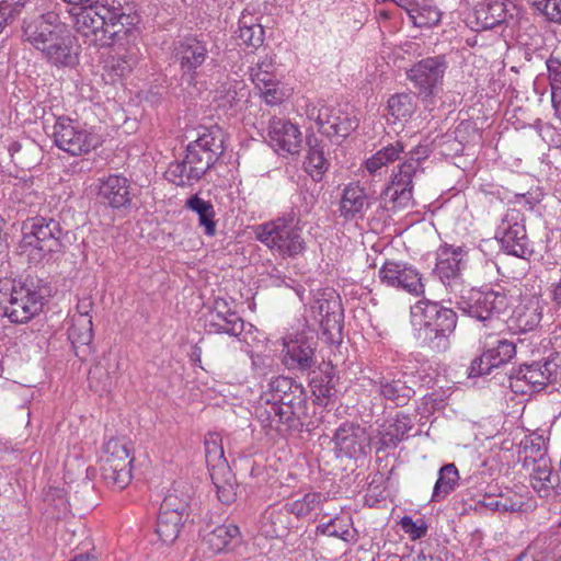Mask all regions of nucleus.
<instances>
[{
    "instance_id": "nucleus-3",
    "label": "nucleus",
    "mask_w": 561,
    "mask_h": 561,
    "mask_svg": "<svg viewBox=\"0 0 561 561\" xmlns=\"http://www.w3.org/2000/svg\"><path fill=\"white\" fill-rule=\"evenodd\" d=\"M254 234L257 241L284 259H296L307 250L302 229L294 222L291 216L278 217L259 225Z\"/></svg>"
},
{
    "instance_id": "nucleus-34",
    "label": "nucleus",
    "mask_w": 561,
    "mask_h": 561,
    "mask_svg": "<svg viewBox=\"0 0 561 561\" xmlns=\"http://www.w3.org/2000/svg\"><path fill=\"white\" fill-rule=\"evenodd\" d=\"M236 33L240 44L251 47H259L263 44L264 28L252 13L242 12Z\"/></svg>"
},
{
    "instance_id": "nucleus-48",
    "label": "nucleus",
    "mask_w": 561,
    "mask_h": 561,
    "mask_svg": "<svg viewBox=\"0 0 561 561\" xmlns=\"http://www.w3.org/2000/svg\"><path fill=\"white\" fill-rule=\"evenodd\" d=\"M388 112L396 121H408L415 111L414 98L409 93H399L388 100Z\"/></svg>"
},
{
    "instance_id": "nucleus-61",
    "label": "nucleus",
    "mask_w": 561,
    "mask_h": 561,
    "mask_svg": "<svg viewBox=\"0 0 561 561\" xmlns=\"http://www.w3.org/2000/svg\"><path fill=\"white\" fill-rule=\"evenodd\" d=\"M136 65V59L131 56H122L116 59L113 58L111 68L119 77L129 73Z\"/></svg>"
},
{
    "instance_id": "nucleus-32",
    "label": "nucleus",
    "mask_w": 561,
    "mask_h": 561,
    "mask_svg": "<svg viewBox=\"0 0 561 561\" xmlns=\"http://www.w3.org/2000/svg\"><path fill=\"white\" fill-rule=\"evenodd\" d=\"M240 539L239 527L234 524H222L204 535V542L215 553L229 548Z\"/></svg>"
},
{
    "instance_id": "nucleus-63",
    "label": "nucleus",
    "mask_w": 561,
    "mask_h": 561,
    "mask_svg": "<svg viewBox=\"0 0 561 561\" xmlns=\"http://www.w3.org/2000/svg\"><path fill=\"white\" fill-rule=\"evenodd\" d=\"M549 22L561 25V0H550L546 9L539 12Z\"/></svg>"
},
{
    "instance_id": "nucleus-44",
    "label": "nucleus",
    "mask_w": 561,
    "mask_h": 561,
    "mask_svg": "<svg viewBox=\"0 0 561 561\" xmlns=\"http://www.w3.org/2000/svg\"><path fill=\"white\" fill-rule=\"evenodd\" d=\"M185 517L169 515L159 512L156 533L165 545L173 543L180 535Z\"/></svg>"
},
{
    "instance_id": "nucleus-19",
    "label": "nucleus",
    "mask_w": 561,
    "mask_h": 561,
    "mask_svg": "<svg viewBox=\"0 0 561 561\" xmlns=\"http://www.w3.org/2000/svg\"><path fill=\"white\" fill-rule=\"evenodd\" d=\"M336 449L347 457L365 455L369 448L366 428L353 422L341 424L333 436Z\"/></svg>"
},
{
    "instance_id": "nucleus-1",
    "label": "nucleus",
    "mask_w": 561,
    "mask_h": 561,
    "mask_svg": "<svg viewBox=\"0 0 561 561\" xmlns=\"http://www.w3.org/2000/svg\"><path fill=\"white\" fill-rule=\"evenodd\" d=\"M73 30L89 43L111 46L121 43L135 31L139 16L130 2L95 0L69 9Z\"/></svg>"
},
{
    "instance_id": "nucleus-50",
    "label": "nucleus",
    "mask_w": 561,
    "mask_h": 561,
    "mask_svg": "<svg viewBox=\"0 0 561 561\" xmlns=\"http://www.w3.org/2000/svg\"><path fill=\"white\" fill-rule=\"evenodd\" d=\"M118 370L117 358L103 357L96 365L90 369V378L99 380L103 389L112 386Z\"/></svg>"
},
{
    "instance_id": "nucleus-25",
    "label": "nucleus",
    "mask_w": 561,
    "mask_h": 561,
    "mask_svg": "<svg viewBox=\"0 0 561 561\" xmlns=\"http://www.w3.org/2000/svg\"><path fill=\"white\" fill-rule=\"evenodd\" d=\"M39 51L47 62L56 67H73L77 64L73 37L65 28Z\"/></svg>"
},
{
    "instance_id": "nucleus-9",
    "label": "nucleus",
    "mask_w": 561,
    "mask_h": 561,
    "mask_svg": "<svg viewBox=\"0 0 561 561\" xmlns=\"http://www.w3.org/2000/svg\"><path fill=\"white\" fill-rule=\"evenodd\" d=\"M457 307L471 318L492 324L495 317L508 306V299L504 291L470 288L454 298Z\"/></svg>"
},
{
    "instance_id": "nucleus-28",
    "label": "nucleus",
    "mask_w": 561,
    "mask_h": 561,
    "mask_svg": "<svg viewBox=\"0 0 561 561\" xmlns=\"http://www.w3.org/2000/svg\"><path fill=\"white\" fill-rule=\"evenodd\" d=\"M510 7L515 8L510 0H483L474 10L477 30H490L506 22L510 14Z\"/></svg>"
},
{
    "instance_id": "nucleus-8",
    "label": "nucleus",
    "mask_w": 561,
    "mask_h": 561,
    "mask_svg": "<svg viewBox=\"0 0 561 561\" xmlns=\"http://www.w3.org/2000/svg\"><path fill=\"white\" fill-rule=\"evenodd\" d=\"M305 113L309 121L317 124L322 135L336 141L345 139L359 125L356 115L344 111L340 105H328L322 101L307 103Z\"/></svg>"
},
{
    "instance_id": "nucleus-40",
    "label": "nucleus",
    "mask_w": 561,
    "mask_h": 561,
    "mask_svg": "<svg viewBox=\"0 0 561 561\" xmlns=\"http://www.w3.org/2000/svg\"><path fill=\"white\" fill-rule=\"evenodd\" d=\"M188 502L190 494L180 490L179 486H173L164 496L159 512L187 518Z\"/></svg>"
},
{
    "instance_id": "nucleus-22",
    "label": "nucleus",
    "mask_w": 561,
    "mask_h": 561,
    "mask_svg": "<svg viewBox=\"0 0 561 561\" xmlns=\"http://www.w3.org/2000/svg\"><path fill=\"white\" fill-rule=\"evenodd\" d=\"M268 139L276 151L290 154L297 153L302 142L299 128L291 122L278 117L270 121Z\"/></svg>"
},
{
    "instance_id": "nucleus-13",
    "label": "nucleus",
    "mask_w": 561,
    "mask_h": 561,
    "mask_svg": "<svg viewBox=\"0 0 561 561\" xmlns=\"http://www.w3.org/2000/svg\"><path fill=\"white\" fill-rule=\"evenodd\" d=\"M446 69L445 56L438 55L424 58L414 64L407 71V77L419 96L431 99L439 92Z\"/></svg>"
},
{
    "instance_id": "nucleus-24",
    "label": "nucleus",
    "mask_w": 561,
    "mask_h": 561,
    "mask_svg": "<svg viewBox=\"0 0 561 561\" xmlns=\"http://www.w3.org/2000/svg\"><path fill=\"white\" fill-rule=\"evenodd\" d=\"M206 328L211 333H226L239 336L244 330V321L234 311L228 309L225 300L215 301L214 309L206 318Z\"/></svg>"
},
{
    "instance_id": "nucleus-7",
    "label": "nucleus",
    "mask_w": 561,
    "mask_h": 561,
    "mask_svg": "<svg viewBox=\"0 0 561 561\" xmlns=\"http://www.w3.org/2000/svg\"><path fill=\"white\" fill-rule=\"evenodd\" d=\"M133 461L131 447L127 439H108L101 459V477L105 484L116 490L125 489L133 478Z\"/></svg>"
},
{
    "instance_id": "nucleus-15",
    "label": "nucleus",
    "mask_w": 561,
    "mask_h": 561,
    "mask_svg": "<svg viewBox=\"0 0 561 561\" xmlns=\"http://www.w3.org/2000/svg\"><path fill=\"white\" fill-rule=\"evenodd\" d=\"M519 214L515 210L506 214L497 228V236L506 253L526 259L533 254L525 226L518 222Z\"/></svg>"
},
{
    "instance_id": "nucleus-42",
    "label": "nucleus",
    "mask_w": 561,
    "mask_h": 561,
    "mask_svg": "<svg viewBox=\"0 0 561 561\" xmlns=\"http://www.w3.org/2000/svg\"><path fill=\"white\" fill-rule=\"evenodd\" d=\"M324 497L319 492H309L304 494L300 499L290 500L285 503L286 511L295 515L297 518H305L311 515L312 512L320 508Z\"/></svg>"
},
{
    "instance_id": "nucleus-51",
    "label": "nucleus",
    "mask_w": 561,
    "mask_h": 561,
    "mask_svg": "<svg viewBox=\"0 0 561 561\" xmlns=\"http://www.w3.org/2000/svg\"><path fill=\"white\" fill-rule=\"evenodd\" d=\"M289 512L286 511V505L284 504L282 507H271L264 514V520L266 524H270L272 536L282 537L289 527L288 520Z\"/></svg>"
},
{
    "instance_id": "nucleus-53",
    "label": "nucleus",
    "mask_w": 561,
    "mask_h": 561,
    "mask_svg": "<svg viewBox=\"0 0 561 561\" xmlns=\"http://www.w3.org/2000/svg\"><path fill=\"white\" fill-rule=\"evenodd\" d=\"M427 148L419 146L408 153V158L399 165L398 170L403 173V176H415L421 171L420 165L423 160L427 158Z\"/></svg>"
},
{
    "instance_id": "nucleus-21",
    "label": "nucleus",
    "mask_w": 561,
    "mask_h": 561,
    "mask_svg": "<svg viewBox=\"0 0 561 561\" xmlns=\"http://www.w3.org/2000/svg\"><path fill=\"white\" fill-rule=\"evenodd\" d=\"M523 467L529 472L530 484L540 497L550 496L560 483L559 473L553 471L549 457L527 460Z\"/></svg>"
},
{
    "instance_id": "nucleus-26",
    "label": "nucleus",
    "mask_w": 561,
    "mask_h": 561,
    "mask_svg": "<svg viewBox=\"0 0 561 561\" xmlns=\"http://www.w3.org/2000/svg\"><path fill=\"white\" fill-rule=\"evenodd\" d=\"M284 362L288 368L308 369L314 364L313 343L308 337L298 333L284 339Z\"/></svg>"
},
{
    "instance_id": "nucleus-33",
    "label": "nucleus",
    "mask_w": 561,
    "mask_h": 561,
    "mask_svg": "<svg viewBox=\"0 0 561 561\" xmlns=\"http://www.w3.org/2000/svg\"><path fill=\"white\" fill-rule=\"evenodd\" d=\"M185 208L194 211L198 216V224L204 228L206 236L213 237L216 234V213L210 201H206L198 194H194L186 199Z\"/></svg>"
},
{
    "instance_id": "nucleus-37",
    "label": "nucleus",
    "mask_w": 561,
    "mask_h": 561,
    "mask_svg": "<svg viewBox=\"0 0 561 561\" xmlns=\"http://www.w3.org/2000/svg\"><path fill=\"white\" fill-rule=\"evenodd\" d=\"M93 337L92 318L84 312H77L71 318V325L68 329V339L73 346L89 345Z\"/></svg>"
},
{
    "instance_id": "nucleus-57",
    "label": "nucleus",
    "mask_w": 561,
    "mask_h": 561,
    "mask_svg": "<svg viewBox=\"0 0 561 561\" xmlns=\"http://www.w3.org/2000/svg\"><path fill=\"white\" fill-rule=\"evenodd\" d=\"M546 65L551 85V102H554L556 95L561 94V61L558 58L550 57Z\"/></svg>"
},
{
    "instance_id": "nucleus-38",
    "label": "nucleus",
    "mask_w": 561,
    "mask_h": 561,
    "mask_svg": "<svg viewBox=\"0 0 561 561\" xmlns=\"http://www.w3.org/2000/svg\"><path fill=\"white\" fill-rule=\"evenodd\" d=\"M165 178L176 186H190L198 182L203 175L192 164L186 163V156L181 161L171 162L165 171Z\"/></svg>"
},
{
    "instance_id": "nucleus-47",
    "label": "nucleus",
    "mask_w": 561,
    "mask_h": 561,
    "mask_svg": "<svg viewBox=\"0 0 561 561\" xmlns=\"http://www.w3.org/2000/svg\"><path fill=\"white\" fill-rule=\"evenodd\" d=\"M12 161L14 164L22 170H30L37 162L38 148L32 144L27 142L26 145L20 142H13L9 148Z\"/></svg>"
},
{
    "instance_id": "nucleus-46",
    "label": "nucleus",
    "mask_w": 561,
    "mask_h": 561,
    "mask_svg": "<svg viewBox=\"0 0 561 561\" xmlns=\"http://www.w3.org/2000/svg\"><path fill=\"white\" fill-rule=\"evenodd\" d=\"M440 11L426 0H419L409 18L416 27H432L439 23Z\"/></svg>"
},
{
    "instance_id": "nucleus-31",
    "label": "nucleus",
    "mask_w": 561,
    "mask_h": 561,
    "mask_svg": "<svg viewBox=\"0 0 561 561\" xmlns=\"http://www.w3.org/2000/svg\"><path fill=\"white\" fill-rule=\"evenodd\" d=\"M210 477L218 500L226 505L233 503L237 499L238 485L228 463L221 462L220 466H215L210 469Z\"/></svg>"
},
{
    "instance_id": "nucleus-62",
    "label": "nucleus",
    "mask_w": 561,
    "mask_h": 561,
    "mask_svg": "<svg viewBox=\"0 0 561 561\" xmlns=\"http://www.w3.org/2000/svg\"><path fill=\"white\" fill-rule=\"evenodd\" d=\"M251 77H252L253 83L255 84V87L259 91L267 89L268 87L277 83L274 75L270 73L266 70H262L261 68H259L257 70H254L252 72Z\"/></svg>"
},
{
    "instance_id": "nucleus-12",
    "label": "nucleus",
    "mask_w": 561,
    "mask_h": 561,
    "mask_svg": "<svg viewBox=\"0 0 561 561\" xmlns=\"http://www.w3.org/2000/svg\"><path fill=\"white\" fill-rule=\"evenodd\" d=\"M466 253L461 248L451 245H443L437 251L435 274L444 285L449 304L454 302V298L465 291L466 285L461 275V271L466 266Z\"/></svg>"
},
{
    "instance_id": "nucleus-56",
    "label": "nucleus",
    "mask_w": 561,
    "mask_h": 561,
    "mask_svg": "<svg viewBox=\"0 0 561 561\" xmlns=\"http://www.w3.org/2000/svg\"><path fill=\"white\" fill-rule=\"evenodd\" d=\"M524 461L536 460V458L542 456L548 457L546 449V442L542 437H529L524 442Z\"/></svg>"
},
{
    "instance_id": "nucleus-41",
    "label": "nucleus",
    "mask_w": 561,
    "mask_h": 561,
    "mask_svg": "<svg viewBox=\"0 0 561 561\" xmlns=\"http://www.w3.org/2000/svg\"><path fill=\"white\" fill-rule=\"evenodd\" d=\"M298 385V382L289 377L277 376L272 378L267 383L266 390L261 394V405L264 403L267 407L279 402L284 396H286L294 389V387H297Z\"/></svg>"
},
{
    "instance_id": "nucleus-43",
    "label": "nucleus",
    "mask_w": 561,
    "mask_h": 561,
    "mask_svg": "<svg viewBox=\"0 0 561 561\" xmlns=\"http://www.w3.org/2000/svg\"><path fill=\"white\" fill-rule=\"evenodd\" d=\"M459 473L454 463L443 466L438 472V479L434 485L432 499L439 501L445 499L458 485Z\"/></svg>"
},
{
    "instance_id": "nucleus-54",
    "label": "nucleus",
    "mask_w": 561,
    "mask_h": 561,
    "mask_svg": "<svg viewBox=\"0 0 561 561\" xmlns=\"http://www.w3.org/2000/svg\"><path fill=\"white\" fill-rule=\"evenodd\" d=\"M318 322L322 329V333L333 339L336 334L341 335L342 322H343V310L331 311L324 318H318Z\"/></svg>"
},
{
    "instance_id": "nucleus-18",
    "label": "nucleus",
    "mask_w": 561,
    "mask_h": 561,
    "mask_svg": "<svg viewBox=\"0 0 561 561\" xmlns=\"http://www.w3.org/2000/svg\"><path fill=\"white\" fill-rule=\"evenodd\" d=\"M256 414L264 426L285 433L301 426V419L307 414V408L298 411L295 407L289 408L274 403L265 408L260 405L256 409Z\"/></svg>"
},
{
    "instance_id": "nucleus-2",
    "label": "nucleus",
    "mask_w": 561,
    "mask_h": 561,
    "mask_svg": "<svg viewBox=\"0 0 561 561\" xmlns=\"http://www.w3.org/2000/svg\"><path fill=\"white\" fill-rule=\"evenodd\" d=\"M9 282L0 283V314L12 323H26L37 316L44 305L48 289L38 280L26 278L13 282L11 288L4 287Z\"/></svg>"
},
{
    "instance_id": "nucleus-4",
    "label": "nucleus",
    "mask_w": 561,
    "mask_h": 561,
    "mask_svg": "<svg viewBox=\"0 0 561 561\" xmlns=\"http://www.w3.org/2000/svg\"><path fill=\"white\" fill-rule=\"evenodd\" d=\"M415 324L420 325V335L434 348L445 347L446 337L455 330L457 314L453 309L427 299L420 300L412 309Z\"/></svg>"
},
{
    "instance_id": "nucleus-5",
    "label": "nucleus",
    "mask_w": 561,
    "mask_h": 561,
    "mask_svg": "<svg viewBox=\"0 0 561 561\" xmlns=\"http://www.w3.org/2000/svg\"><path fill=\"white\" fill-rule=\"evenodd\" d=\"M23 238L20 243L22 254L37 263L51 252L60 248L61 229L54 219L35 217L27 219L22 226Z\"/></svg>"
},
{
    "instance_id": "nucleus-27",
    "label": "nucleus",
    "mask_w": 561,
    "mask_h": 561,
    "mask_svg": "<svg viewBox=\"0 0 561 561\" xmlns=\"http://www.w3.org/2000/svg\"><path fill=\"white\" fill-rule=\"evenodd\" d=\"M208 57L207 44L195 37H187L175 46V59L180 64L184 75L194 78L195 70L201 67Z\"/></svg>"
},
{
    "instance_id": "nucleus-36",
    "label": "nucleus",
    "mask_w": 561,
    "mask_h": 561,
    "mask_svg": "<svg viewBox=\"0 0 561 561\" xmlns=\"http://www.w3.org/2000/svg\"><path fill=\"white\" fill-rule=\"evenodd\" d=\"M375 385L378 387V392L387 400L392 401L398 407L405 405L415 391L407 386V383L400 379L389 380L381 378L376 381Z\"/></svg>"
},
{
    "instance_id": "nucleus-17",
    "label": "nucleus",
    "mask_w": 561,
    "mask_h": 561,
    "mask_svg": "<svg viewBox=\"0 0 561 561\" xmlns=\"http://www.w3.org/2000/svg\"><path fill=\"white\" fill-rule=\"evenodd\" d=\"M58 13L48 11L39 15L24 19L23 37L37 50L45 47L48 42L64 30Z\"/></svg>"
},
{
    "instance_id": "nucleus-52",
    "label": "nucleus",
    "mask_w": 561,
    "mask_h": 561,
    "mask_svg": "<svg viewBox=\"0 0 561 561\" xmlns=\"http://www.w3.org/2000/svg\"><path fill=\"white\" fill-rule=\"evenodd\" d=\"M205 456L210 469L220 466L221 462L227 463L224 457V447L221 437L217 433H210L205 438Z\"/></svg>"
},
{
    "instance_id": "nucleus-58",
    "label": "nucleus",
    "mask_w": 561,
    "mask_h": 561,
    "mask_svg": "<svg viewBox=\"0 0 561 561\" xmlns=\"http://www.w3.org/2000/svg\"><path fill=\"white\" fill-rule=\"evenodd\" d=\"M400 525L403 531L413 540L423 538L427 533V526L423 519L413 520L410 516H403Z\"/></svg>"
},
{
    "instance_id": "nucleus-60",
    "label": "nucleus",
    "mask_w": 561,
    "mask_h": 561,
    "mask_svg": "<svg viewBox=\"0 0 561 561\" xmlns=\"http://www.w3.org/2000/svg\"><path fill=\"white\" fill-rule=\"evenodd\" d=\"M341 302L337 298H331V299H319L316 305L312 307L313 312L316 313V320L318 321V318H324L328 313L331 311H337V309H341Z\"/></svg>"
},
{
    "instance_id": "nucleus-16",
    "label": "nucleus",
    "mask_w": 561,
    "mask_h": 561,
    "mask_svg": "<svg viewBox=\"0 0 561 561\" xmlns=\"http://www.w3.org/2000/svg\"><path fill=\"white\" fill-rule=\"evenodd\" d=\"M378 276L380 282L387 286L399 288L416 296L424 291L420 273L407 263L387 261L380 267Z\"/></svg>"
},
{
    "instance_id": "nucleus-10",
    "label": "nucleus",
    "mask_w": 561,
    "mask_h": 561,
    "mask_svg": "<svg viewBox=\"0 0 561 561\" xmlns=\"http://www.w3.org/2000/svg\"><path fill=\"white\" fill-rule=\"evenodd\" d=\"M559 374V365L553 360L524 364L508 375L510 388L520 394L540 391L557 381Z\"/></svg>"
},
{
    "instance_id": "nucleus-45",
    "label": "nucleus",
    "mask_w": 561,
    "mask_h": 561,
    "mask_svg": "<svg viewBox=\"0 0 561 561\" xmlns=\"http://www.w3.org/2000/svg\"><path fill=\"white\" fill-rule=\"evenodd\" d=\"M412 427L413 423L409 415L398 414L382 433V444L387 447H396L401 440L408 437V433Z\"/></svg>"
},
{
    "instance_id": "nucleus-23",
    "label": "nucleus",
    "mask_w": 561,
    "mask_h": 561,
    "mask_svg": "<svg viewBox=\"0 0 561 561\" xmlns=\"http://www.w3.org/2000/svg\"><path fill=\"white\" fill-rule=\"evenodd\" d=\"M380 198L383 207L393 211L413 207V176L405 178L398 170L381 192Z\"/></svg>"
},
{
    "instance_id": "nucleus-14",
    "label": "nucleus",
    "mask_w": 561,
    "mask_h": 561,
    "mask_svg": "<svg viewBox=\"0 0 561 561\" xmlns=\"http://www.w3.org/2000/svg\"><path fill=\"white\" fill-rule=\"evenodd\" d=\"M222 136L219 128H205L197 139L186 147V163L204 176L222 153Z\"/></svg>"
},
{
    "instance_id": "nucleus-59",
    "label": "nucleus",
    "mask_w": 561,
    "mask_h": 561,
    "mask_svg": "<svg viewBox=\"0 0 561 561\" xmlns=\"http://www.w3.org/2000/svg\"><path fill=\"white\" fill-rule=\"evenodd\" d=\"M277 405L295 407L298 410L307 408V397L304 387L300 383L294 387L291 391L277 402Z\"/></svg>"
},
{
    "instance_id": "nucleus-49",
    "label": "nucleus",
    "mask_w": 561,
    "mask_h": 561,
    "mask_svg": "<svg viewBox=\"0 0 561 561\" xmlns=\"http://www.w3.org/2000/svg\"><path fill=\"white\" fill-rule=\"evenodd\" d=\"M328 169L329 161L323 149L319 146H311L305 160V170L314 181H320Z\"/></svg>"
},
{
    "instance_id": "nucleus-11",
    "label": "nucleus",
    "mask_w": 561,
    "mask_h": 561,
    "mask_svg": "<svg viewBox=\"0 0 561 561\" xmlns=\"http://www.w3.org/2000/svg\"><path fill=\"white\" fill-rule=\"evenodd\" d=\"M482 353L476 357L469 368V377L488 375L493 368L508 363L516 354V345L495 333H485L480 337Z\"/></svg>"
},
{
    "instance_id": "nucleus-6",
    "label": "nucleus",
    "mask_w": 561,
    "mask_h": 561,
    "mask_svg": "<svg viewBox=\"0 0 561 561\" xmlns=\"http://www.w3.org/2000/svg\"><path fill=\"white\" fill-rule=\"evenodd\" d=\"M55 145L71 156L87 154L102 144L95 130L78 119L60 116L53 126Z\"/></svg>"
},
{
    "instance_id": "nucleus-39",
    "label": "nucleus",
    "mask_w": 561,
    "mask_h": 561,
    "mask_svg": "<svg viewBox=\"0 0 561 561\" xmlns=\"http://www.w3.org/2000/svg\"><path fill=\"white\" fill-rule=\"evenodd\" d=\"M317 533L339 538L347 543L356 541V531L352 528V519L350 517H334L328 523L319 525Z\"/></svg>"
},
{
    "instance_id": "nucleus-55",
    "label": "nucleus",
    "mask_w": 561,
    "mask_h": 561,
    "mask_svg": "<svg viewBox=\"0 0 561 561\" xmlns=\"http://www.w3.org/2000/svg\"><path fill=\"white\" fill-rule=\"evenodd\" d=\"M24 7L23 0H0V33Z\"/></svg>"
},
{
    "instance_id": "nucleus-64",
    "label": "nucleus",
    "mask_w": 561,
    "mask_h": 561,
    "mask_svg": "<svg viewBox=\"0 0 561 561\" xmlns=\"http://www.w3.org/2000/svg\"><path fill=\"white\" fill-rule=\"evenodd\" d=\"M318 202V197L313 192L304 190L299 194L298 210L300 214H309Z\"/></svg>"
},
{
    "instance_id": "nucleus-20",
    "label": "nucleus",
    "mask_w": 561,
    "mask_h": 561,
    "mask_svg": "<svg viewBox=\"0 0 561 561\" xmlns=\"http://www.w3.org/2000/svg\"><path fill=\"white\" fill-rule=\"evenodd\" d=\"M98 197L113 209L128 207L131 204L129 180L118 174L99 179Z\"/></svg>"
},
{
    "instance_id": "nucleus-35",
    "label": "nucleus",
    "mask_w": 561,
    "mask_h": 561,
    "mask_svg": "<svg viewBox=\"0 0 561 561\" xmlns=\"http://www.w3.org/2000/svg\"><path fill=\"white\" fill-rule=\"evenodd\" d=\"M403 152L404 145L401 141L389 144L365 161V170L370 175L381 174V170L388 164L399 160Z\"/></svg>"
},
{
    "instance_id": "nucleus-30",
    "label": "nucleus",
    "mask_w": 561,
    "mask_h": 561,
    "mask_svg": "<svg viewBox=\"0 0 561 561\" xmlns=\"http://www.w3.org/2000/svg\"><path fill=\"white\" fill-rule=\"evenodd\" d=\"M249 92L242 80L228 78L214 91L213 102L225 111L236 110L245 102Z\"/></svg>"
},
{
    "instance_id": "nucleus-29",
    "label": "nucleus",
    "mask_w": 561,
    "mask_h": 561,
    "mask_svg": "<svg viewBox=\"0 0 561 561\" xmlns=\"http://www.w3.org/2000/svg\"><path fill=\"white\" fill-rule=\"evenodd\" d=\"M370 205L371 201L366 190L358 182H352L343 188L339 210L344 219L354 220L363 218Z\"/></svg>"
}]
</instances>
